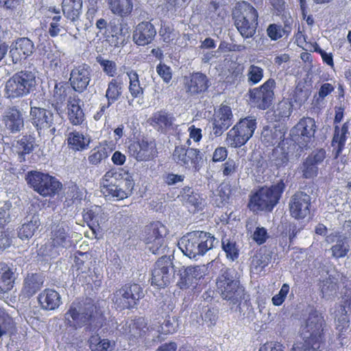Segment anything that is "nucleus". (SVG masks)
<instances>
[{
    "instance_id": "f257e3e1",
    "label": "nucleus",
    "mask_w": 351,
    "mask_h": 351,
    "mask_svg": "<svg viewBox=\"0 0 351 351\" xmlns=\"http://www.w3.org/2000/svg\"><path fill=\"white\" fill-rule=\"evenodd\" d=\"M63 321L66 328L86 332H98L104 326L106 318L90 298L76 299L68 306Z\"/></svg>"
},
{
    "instance_id": "f03ea898",
    "label": "nucleus",
    "mask_w": 351,
    "mask_h": 351,
    "mask_svg": "<svg viewBox=\"0 0 351 351\" xmlns=\"http://www.w3.org/2000/svg\"><path fill=\"white\" fill-rule=\"evenodd\" d=\"M218 292L229 305L239 306L245 300V288L240 282V275L234 268H222L216 280Z\"/></svg>"
},
{
    "instance_id": "7ed1b4c3",
    "label": "nucleus",
    "mask_w": 351,
    "mask_h": 351,
    "mask_svg": "<svg viewBox=\"0 0 351 351\" xmlns=\"http://www.w3.org/2000/svg\"><path fill=\"white\" fill-rule=\"evenodd\" d=\"M287 187L286 182L280 179L270 186L258 188L250 198L248 207L254 211L271 213L280 202Z\"/></svg>"
},
{
    "instance_id": "20e7f679",
    "label": "nucleus",
    "mask_w": 351,
    "mask_h": 351,
    "mask_svg": "<svg viewBox=\"0 0 351 351\" xmlns=\"http://www.w3.org/2000/svg\"><path fill=\"white\" fill-rule=\"evenodd\" d=\"M218 243L219 241L210 232L197 230L184 235L178 241V246L184 255L197 260Z\"/></svg>"
},
{
    "instance_id": "39448f33",
    "label": "nucleus",
    "mask_w": 351,
    "mask_h": 351,
    "mask_svg": "<svg viewBox=\"0 0 351 351\" xmlns=\"http://www.w3.org/2000/svg\"><path fill=\"white\" fill-rule=\"evenodd\" d=\"M232 17L235 27L243 39L255 38L258 26V13L253 5L247 1L237 2Z\"/></svg>"
},
{
    "instance_id": "423d86ee",
    "label": "nucleus",
    "mask_w": 351,
    "mask_h": 351,
    "mask_svg": "<svg viewBox=\"0 0 351 351\" xmlns=\"http://www.w3.org/2000/svg\"><path fill=\"white\" fill-rule=\"evenodd\" d=\"M37 77L35 70H21L15 73L5 82V92L10 99L21 98L36 90Z\"/></svg>"
},
{
    "instance_id": "0eeeda50",
    "label": "nucleus",
    "mask_w": 351,
    "mask_h": 351,
    "mask_svg": "<svg viewBox=\"0 0 351 351\" xmlns=\"http://www.w3.org/2000/svg\"><path fill=\"white\" fill-rule=\"evenodd\" d=\"M25 179L29 188L43 197H53L62 187L56 177L36 170L27 171Z\"/></svg>"
},
{
    "instance_id": "6e6552de",
    "label": "nucleus",
    "mask_w": 351,
    "mask_h": 351,
    "mask_svg": "<svg viewBox=\"0 0 351 351\" xmlns=\"http://www.w3.org/2000/svg\"><path fill=\"white\" fill-rule=\"evenodd\" d=\"M168 230L160 221H154L144 227L141 239L146 244V249L154 255L164 254L167 251L165 237Z\"/></svg>"
},
{
    "instance_id": "1a4fd4ad",
    "label": "nucleus",
    "mask_w": 351,
    "mask_h": 351,
    "mask_svg": "<svg viewBox=\"0 0 351 351\" xmlns=\"http://www.w3.org/2000/svg\"><path fill=\"white\" fill-rule=\"evenodd\" d=\"M154 263L152 271L151 285L158 289L165 288L175 282L178 267L173 263V256L165 254Z\"/></svg>"
},
{
    "instance_id": "9d476101",
    "label": "nucleus",
    "mask_w": 351,
    "mask_h": 351,
    "mask_svg": "<svg viewBox=\"0 0 351 351\" xmlns=\"http://www.w3.org/2000/svg\"><path fill=\"white\" fill-rule=\"evenodd\" d=\"M144 297V289L141 285L129 282L114 291L112 302L119 311H132L138 308L140 300Z\"/></svg>"
},
{
    "instance_id": "9b49d317",
    "label": "nucleus",
    "mask_w": 351,
    "mask_h": 351,
    "mask_svg": "<svg viewBox=\"0 0 351 351\" xmlns=\"http://www.w3.org/2000/svg\"><path fill=\"white\" fill-rule=\"evenodd\" d=\"M316 129L317 126L314 119L303 118L291 130V138H287V141L300 147L301 152L303 154L304 149H307L313 145Z\"/></svg>"
},
{
    "instance_id": "f8f14e48",
    "label": "nucleus",
    "mask_w": 351,
    "mask_h": 351,
    "mask_svg": "<svg viewBox=\"0 0 351 351\" xmlns=\"http://www.w3.org/2000/svg\"><path fill=\"white\" fill-rule=\"evenodd\" d=\"M325 326L326 322L322 313L311 308L306 317L301 321L300 336L302 339L322 342Z\"/></svg>"
},
{
    "instance_id": "ddd939ff",
    "label": "nucleus",
    "mask_w": 351,
    "mask_h": 351,
    "mask_svg": "<svg viewBox=\"0 0 351 351\" xmlns=\"http://www.w3.org/2000/svg\"><path fill=\"white\" fill-rule=\"evenodd\" d=\"M256 125V119L254 117L241 119L227 133L226 142L232 147H241L252 137Z\"/></svg>"
},
{
    "instance_id": "4468645a",
    "label": "nucleus",
    "mask_w": 351,
    "mask_h": 351,
    "mask_svg": "<svg viewBox=\"0 0 351 351\" xmlns=\"http://www.w3.org/2000/svg\"><path fill=\"white\" fill-rule=\"evenodd\" d=\"M25 114L18 106H8L1 118V127L6 135L19 134L25 129Z\"/></svg>"
},
{
    "instance_id": "2eb2a0df",
    "label": "nucleus",
    "mask_w": 351,
    "mask_h": 351,
    "mask_svg": "<svg viewBox=\"0 0 351 351\" xmlns=\"http://www.w3.org/2000/svg\"><path fill=\"white\" fill-rule=\"evenodd\" d=\"M275 87V80L269 78L261 86L250 89L248 95L250 101L261 110L269 108L274 98V89Z\"/></svg>"
},
{
    "instance_id": "dca6fc26",
    "label": "nucleus",
    "mask_w": 351,
    "mask_h": 351,
    "mask_svg": "<svg viewBox=\"0 0 351 351\" xmlns=\"http://www.w3.org/2000/svg\"><path fill=\"white\" fill-rule=\"evenodd\" d=\"M310 191H298L290 198L289 202L290 215L295 219L310 218L312 197Z\"/></svg>"
},
{
    "instance_id": "f3484780",
    "label": "nucleus",
    "mask_w": 351,
    "mask_h": 351,
    "mask_svg": "<svg viewBox=\"0 0 351 351\" xmlns=\"http://www.w3.org/2000/svg\"><path fill=\"white\" fill-rule=\"evenodd\" d=\"M29 117L30 121L36 128L38 134L40 136L42 132H45L52 126L53 122L60 119L59 113L53 114L51 110L44 108L32 106V101H30Z\"/></svg>"
},
{
    "instance_id": "a211bd4d",
    "label": "nucleus",
    "mask_w": 351,
    "mask_h": 351,
    "mask_svg": "<svg viewBox=\"0 0 351 351\" xmlns=\"http://www.w3.org/2000/svg\"><path fill=\"white\" fill-rule=\"evenodd\" d=\"M173 158L181 166L189 168L191 165L197 171L203 164L202 154L199 150L195 148L186 147L185 146H176Z\"/></svg>"
},
{
    "instance_id": "6ab92c4d",
    "label": "nucleus",
    "mask_w": 351,
    "mask_h": 351,
    "mask_svg": "<svg viewBox=\"0 0 351 351\" xmlns=\"http://www.w3.org/2000/svg\"><path fill=\"white\" fill-rule=\"evenodd\" d=\"M204 276V269L199 265L178 267L176 285L181 289L195 287Z\"/></svg>"
},
{
    "instance_id": "aec40b11",
    "label": "nucleus",
    "mask_w": 351,
    "mask_h": 351,
    "mask_svg": "<svg viewBox=\"0 0 351 351\" xmlns=\"http://www.w3.org/2000/svg\"><path fill=\"white\" fill-rule=\"evenodd\" d=\"M8 49L9 58L13 64H19L26 60L35 51L34 43L27 37L18 38L12 42Z\"/></svg>"
},
{
    "instance_id": "412c9836",
    "label": "nucleus",
    "mask_w": 351,
    "mask_h": 351,
    "mask_svg": "<svg viewBox=\"0 0 351 351\" xmlns=\"http://www.w3.org/2000/svg\"><path fill=\"white\" fill-rule=\"evenodd\" d=\"M91 69L86 64H83L72 69L69 82L72 88L79 93L84 92L91 80Z\"/></svg>"
},
{
    "instance_id": "4be33fe9",
    "label": "nucleus",
    "mask_w": 351,
    "mask_h": 351,
    "mask_svg": "<svg viewBox=\"0 0 351 351\" xmlns=\"http://www.w3.org/2000/svg\"><path fill=\"white\" fill-rule=\"evenodd\" d=\"M326 241L328 243H335L331 248L332 256L336 259L346 257L350 250L351 241H350L343 232L335 231L327 235Z\"/></svg>"
},
{
    "instance_id": "5701e85b",
    "label": "nucleus",
    "mask_w": 351,
    "mask_h": 351,
    "mask_svg": "<svg viewBox=\"0 0 351 351\" xmlns=\"http://www.w3.org/2000/svg\"><path fill=\"white\" fill-rule=\"evenodd\" d=\"M128 149L130 154L138 161L149 160L157 154L155 143L143 139L130 144Z\"/></svg>"
},
{
    "instance_id": "b1692460",
    "label": "nucleus",
    "mask_w": 351,
    "mask_h": 351,
    "mask_svg": "<svg viewBox=\"0 0 351 351\" xmlns=\"http://www.w3.org/2000/svg\"><path fill=\"white\" fill-rule=\"evenodd\" d=\"M45 276L42 273H28L25 277L19 297L29 299L43 287Z\"/></svg>"
},
{
    "instance_id": "393cba45",
    "label": "nucleus",
    "mask_w": 351,
    "mask_h": 351,
    "mask_svg": "<svg viewBox=\"0 0 351 351\" xmlns=\"http://www.w3.org/2000/svg\"><path fill=\"white\" fill-rule=\"evenodd\" d=\"M287 146L281 147V152L272 160V164L277 169L286 167L289 162H295L302 156L300 147L287 141Z\"/></svg>"
},
{
    "instance_id": "a878e982",
    "label": "nucleus",
    "mask_w": 351,
    "mask_h": 351,
    "mask_svg": "<svg viewBox=\"0 0 351 351\" xmlns=\"http://www.w3.org/2000/svg\"><path fill=\"white\" fill-rule=\"evenodd\" d=\"M156 35L154 25L150 21H142L134 27L132 40L138 46H145L154 40Z\"/></svg>"
},
{
    "instance_id": "bb28decb",
    "label": "nucleus",
    "mask_w": 351,
    "mask_h": 351,
    "mask_svg": "<svg viewBox=\"0 0 351 351\" xmlns=\"http://www.w3.org/2000/svg\"><path fill=\"white\" fill-rule=\"evenodd\" d=\"M285 134L286 129L284 126L266 125L261 132V140L267 146L277 145L281 147L287 144V138H285Z\"/></svg>"
},
{
    "instance_id": "cd10ccee",
    "label": "nucleus",
    "mask_w": 351,
    "mask_h": 351,
    "mask_svg": "<svg viewBox=\"0 0 351 351\" xmlns=\"http://www.w3.org/2000/svg\"><path fill=\"white\" fill-rule=\"evenodd\" d=\"M106 173L113 174L110 178H113V182H115L119 188L125 193L126 198L132 195L134 182L132 176L128 171H124L123 169H112Z\"/></svg>"
},
{
    "instance_id": "c85d7f7f",
    "label": "nucleus",
    "mask_w": 351,
    "mask_h": 351,
    "mask_svg": "<svg viewBox=\"0 0 351 351\" xmlns=\"http://www.w3.org/2000/svg\"><path fill=\"white\" fill-rule=\"evenodd\" d=\"M175 117L173 113L166 110H160L154 112L149 118L150 125L158 132L165 134L167 130L171 128Z\"/></svg>"
},
{
    "instance_id": "c756f323",
    "label": "nucleus",
    "mask_w": 351,
    "mask_h": 351,
    "mask_svg": "<svg viewBox=\"0 0 351 351\" xmlns=\"http://www.w3.org/2000/svg\"><path fill=\"white\" fill-rule=\"evenodd\" d=\"M69 228L64 221L53 223L51 225V239L54 247L66 248L71 245Z\"/></svg>"
},
{
    "instance_id": "7c9ffc66",
    "label": "nucleus",
    "mask_w": 351,
    "mask_h": 351,
    "mask_svg": "<svg viewBox=\"0 0 351 351\" xmlns=\"http://www.w3.org/2000/svg\"><path fill=\"white\" fill-rule=\"evenodd\" d=\"M38 303L43 310L54 311L62 304L60 293L52 289H45L38 296Z\"/></svg>"
},
{
    "instance_id": "2f4dec72",
    "label": "nucleus",
    "mask_w": 351,
    "mask_h": 351,
    "mask_svg": "<svg viewBox=\"0 0 351 351\" xmlns=\"http://www.w3.org/2000/svg\"><path fill=\"white\" fill-rule=\"evenodd\" d=\"M209 87L207 76L202 73H193L190 80L186 82V91L191 95H196L205 92Z\"/></svg>"
},
{
    "instance_id": "473e14b6",
    "label": "nucleus",
    "mask_w": 351,
    "mask_h": 351,
    "mask_svg": "<svg viewBox=\"0 0 351 351\" xmlns=\"http://www.w3.org/2000/svg\"><path fill=\"white\" fill-rule=\"evenodd\" d=\"M88 259V254L86 252L77 251L75 254L74 263L76 267V279L82 284H90L92 280L90 276H84V274H88V272H90V267L84 265Z\"/></svg>"
},
{
    "instance_id": "72a5a7b5",
    "label": "nucleus",
    "mask_w": 351,
    "mask_h": 351,
    "mask_svg": "<svg viewBox=\"0 0 351 351\" xmlns=\"http://www.w3.org/2000/svg\"><path fill=\"white\" fill-rule=\"evenodd\" d=\"M38 146L36 138L32 134H25L18 139L16 147L18 149V157L20 162H25L26 155L32 153Z\"/></svg>"
},
{
    "instance_id": "f704fd0d",
    "label": "nucleus",
    "mask_w": 351,
    "mask_h": 351,
    "mask_svg": "<svg viewBox=\"0 0 351 351\" xmlns=\"http://www.w3.org/2000/svg\"><path fill=\"white\" fill-rule=\"evenodd\" d=\"M112 175V173H105L102 178L104 194L106 197H109V199L112 198L115 200L125 199V193L119 188L116 182H113V178H110Z\"/></svg>"
},
{
    "instance_id": "c9c22d12",
    "label": "nucleus",
    "mask_w": 351,
    "mask_h": 351,
    "mask_svg": "<svg viewBox=\"0 0 351 351\" xmlns=\"http://www.w3.org/2000/svg\"><path fill=\"white\" fill-rule=\"evenodd\" d=\"M82 0H62V10L64 16L75 23L82 13Z\"/></svg>"
},
{
    "instance_id": "e433bc0d",
    "label": "nucleus",
    "mask_w": 351,
    "mask_h": 351,
    "mask_svg": "<svg viewBox=\"0 0 351 351\" xmlns=\"http://www.w3.org/2000/svg\"><path fill=\"white\" fill-rule=\"evenodd\" d=\"M180 197L184 204L193 208V212L200 210L202 207V198L198 193L189 186L182 189Z\"/></svg>"
},
{
    "instance_id": "4c0bfd02",
    "label": "nucleus",
    "mask_w": 351,
    "mask_h": 351,
    "mask_svg": "<svg viewBox=\"0 0 351 351\" xmlns=\"http://www.w3.org/2000/svg\"><path fill=\"white\" fill-rule=\"evenodd\" d=\"M16 279L15 272L5 264H0V294L12 289Z\"/></svg>"
},
{
    "instance_id": "58836bf2",
    "label": "nucleus",
    "mask_w": 351,
    "mask_h": 351,
    "mask_svg": "<svg viewBox=\"0 0 351 351\" xmlns=\"http://www.w3.org/2000/svg\"><path fill=\"white\" fill-rule=\"evenodd\" d=\"M81 100L79 98L70 97L67 102L68 117L73 125H80L84 121V114L80 105Z\"/></svg>"
},
{
    "instance_id": "ea45409f",
    "label": "nucleus",
    "mask_w": 351,
    "mask_h": 351,
    "mask_svg": "<svg viewBox=\"0 0 351 351\" xmlns=\"http://www.w3.org/2000/svg\"><path fill=\"white\" fill-rule=\"evenodd\" d=\"M106 2L110 11L122 18L128 16L133 10L132 0H106Z\"/></svg>"
},
{
    "instance_id": "a19ab883",
    "label": "nucleus",
    "mask_w": 351,
    "mask_h": 351,
    "mask_svg": "<svg viewBox=\"0 0 351 351\" xmlns=\"http://www.w3.org/2000/svg\"><path fill=\"white\" fill-rule=\"evenodd\" d=\"M90 337L88 340L91 351H112L115 343L108 339H101L97 332H90Z\"/></svg>"
},
{
    "instance_id": "79ce46f5",
    "label": "nucleus",
    "mask_w": 351,
    "mask_h": 351,
    "mask_svg": "<svg viewBox=\"0 0 351 351\" xmlns=\"http://www.w3.org/2000/svg\"><path fill=\"white\" fill-rule=\"evenodd\" d=\"M40 225L38 215H34L30 220H27L18 230V237L21 240H29Z\"/></svg>"
},
{
    "instance_id": "37998d69",
    "label": "nucleus",
    "mask_w": 351,
    "mask_h": 351,
    "mask_svg": "<svg viewBox=\"0 0 351 351\" xmlns=\"http://www.w3.org/2000/svg\"><path fill=\"white\" fill-rule=\"evenodd\" d=\"M213 202L217 207L225 206L229 201L231 193L230 185L228 183H221L215 191H213Z\"/></svg>"
},
{
    "instance_id": "c03bdc74",
    "label": "nucleus",
    "mask_w": 351,
    "mask_h": 351,
    "mask_svg": "<svg viewBox=\"0 0 351 351\" xmlns=\"http://www.w3.org/2000/svg\"><path fill=\"white\" fill-rule=\"evenodd\" d=\"M123 90V83L117 79H112L108 84L106 91L105 97L108 101V106L118 101Z\"/></svg>"
},
{
    "instance_id": "a18cd8bd",
    "label": "nucleus",
    "mask_w": 351,
    "mask_h": 351,
    "mask_svg": "<svg viewBox=\"0 0 351 351\" xmlns=\"http://www.w3.org/2000/svg\"><path fill=\"white\" fill-rule=\"evenodd\" d=\"M147 323L142 317H136L134 319L128 320L125 322V332L134 338L142 336L145 332Z\"/></svg>"
},
{
    "instance_id": "49530a36",
    "label": "nucleus",
    "mask_w": 351,
    "mask_h": 351,
    "mask_svg": "<svg viewBox=\"0 0 351 351\" xmlns=\"http://www.w3.org/2000/svg\"><path fill=\"white\" fill-rule=\"evenodd\" d=\"M90 139L79 132H70L67 138L69 148L75 152L84 150L88 147Z\"/></svg>"
},
{
    "instance_id": "de8ad7c7",
    "label": "nucleus",
    "mask_w": 351,
    "mask_h": 351,
    "mask_svg": "<svg viewBox=\"0 0 351 351\" xmlns=\"http://www.w3.org/2000/svg\"><path fill=\"white\" fill-rule=\"evenodd\" d=\"M221 248L228 260L233 262L239 258L240 250L234 239L226 236L223 237L221 239Z\"/></svg>"
},
{
    "instance_id": "09e8293b",
    "label": "nucleus",
    "mask_w": 351,
    "mask_h": 351,
    "mask_svg": "<svg viewBox=\"0 0 351 351\" xmlns=\"http://www.w3.org/2000/svg\"><path fill=\"white\" fill-rule=\"evenodd\" d=\"M271 260V253L266 249L261 248L252 257V265L256 270L262 271Z\"/></svg>"
},
{
    "instance_id": "8fccbe9b",
    "label": "nucleus",
    "mask_w": 351,
    "mask_h": 351,
    "mask_svg": "<svg viewBox=\"0 0 351 351\" xmlns=\"http://www.w3.org/2000/svg\"><path fill=\"white\" fill-rule=\"evenodd\" d=\"M130 79L129 91L133 98L141 97L143 95L144 88L141 86L138 75L136 71L128 73Z\"/></svg>"
},
{
    "instance_id": "3c124183",
    "label": "nucleus",
    "mask_w": 351,
    "mask_h": 351,
    "mask_svg": "<svg viewBox=\"0 0 351 351\" xmlns=\"http://www.w3.org/2000/svg\"><path fill=\"white\" fill-rule=\"evenodd\" d=\"M112 152V149L106 147H100L98 149H93L88 157L90 164L93 165H98L102 160L108 158L110 154Z\"/></svg>"
},
{
    "instance_id": "603ef678",
    "label": "nucleus",
    "mask_w": 351,
    "mask_h": 351,
    "mask_svg": "<svg viewBox=\"0 0 351 351\" xmlns=\"http://www.w3.org/2000/svg\"><path fill=\"white\" fill-rule=\"evenodd\" d=\"M201 317L208 327H212L216 324L219 319V308L214 306H206L203 308Z\"/></svg>"
},
{
    "instance_id": "864d4df0",
    "label": "nucleus",
    "mask_w": 351,
    "mask_h": 351,
    "mask_svg": "<svg viewBox=\"0 0 351 351\" xmlns=\"http://www.w3.org/2000/svg\"><path fill=\"white\" fill-rule=\"evenodd\" d=\"M263 69L252 64L247 71V82L249 86H254L259 83L263 77Z\"/></svg>"
},
{
    "instance_id": "5fc2aeb1",
    "label": "nucleus",
    "mask_w": 351,
    "mask_h": 351,
    "mask_svg": "<svg viewBox=\"0 0 351 351\" xmlns=\"http://www.w3.org/2000/svg\"><path fill=\"white\" fill-rule=\"evenodd\" d=\"M304 226L305 225L302 222L298 221L289 223L286 231L283 232L282 234L285 233V236L289 237V245L293 244L295 239L304 229Z\"/></svg>"
},
{
    "instance_id": "6e6d98bb",
    "label": "nucleus",
    "mask_w": 351,
    "mask_h": 351,
    "mask_svg": "<svg viewBox=\"0 0 351 351\" xmlns=\"http://www.w3.org/2000/svg\"><path fill=\"white\" fill-rule=\"evenodd\" d=\"M302 342L295 343L291 351H322L321 342L302 339Z\"/></svg>"
},
{
    "instance_id": "4d7b16f0",
    "label": "nucleus",
    "mask_w": 351,
    "mask_h": 351,
    "mask_svg": "<svg viewBox=\"0 0 351 351\" xmlns=\"http://www.w3.org/2000/svg\"><path fill=\"white\" fill-rule=\"evenodd\" d=\"M178 327V320L177 317L168 315L160 325V330L158 332L165 335L173 334L177 330Z\"/></svg>"
},
{
    "instance_id": "13d9d810",
    "label": "nucleus",
    "mask_w": 351,
    "mask_h": 351,
    "mask_svg": "<svg viewBox=\"0 0 351 351\" xmlns=\"http://www.w3.org/2000/svg\"><path fill=\"white\" fill-rule=\"evenodd\" d=\"M303 178L311 179L316 177L318 174V165L313 163L310 159L306 158L301 166Z\"/></svg>"
},
{
    "instance_id": "bf43d9fd",
    "label": "nucleus",
    "mask_w": 351,
    "mask_h": 351,
    "mask_svg": "<svg viewBox=\"0 0 351 351\" xmlns=\"http://www.w3.org/2000/svg\"><path fill=\"white\" fill-rule=\"evenodd\" d=\"M60 15L54 16L49 25V34L51 37H56L58 35L63 36L66 34V29L64 28Z\"/></svg>"
},
{
    "instance_id": "052dcab7",
    "label": "nucleus",
    "mask_w": 351,
    "mask_h": 351,
    "mask_svg": "<svg viewBox=\"0 0 351 351\" xmlns=\"http://www.w3.org/2000/svg\"><path fill=\"white\" fill-rule=\"evenodd\" d=\"M214 118L219 121L227 123V125H232L233 114L231 108L227 105H221L215 112Z\"/></svg>"
},
{
    "instance_id": "680f3d73",
    "label": "nucleus",
    "mask_w": 351,
    "mask_h": 351,
    "mask_svg": "<svg viewBox=\"0 0 351 351\" xmlns=\"http://www.w3.org/2000/svg\"><path fill=\"white\" fill-rule=\"evenodd\" d=\"M348 311L342 312L341 308L338 310V314L337 315V324L336 328L339 331V338H341V335H343V332H346L350 326V321L347 316Z\"/></svg>"
},
{
    "instance_id": "e2e57ef3",
    "label": "nucleus",
    "mask_w": 351,
    "mask_h": 351,
    "mask_svg": "<svg viewBox=\"0 0 351 351\" xmlns=\"http://www.w3.org/2000/svg\"><path fill=\"white\" fill-rule=\"evenodd\" d=\"M96 61L102 67L105 73L110 77H113L117 72V65L113 61L106 60L101 56L96 58Z\"/></svg>"
},
{
    "instance_id": "0e129e2a",
    "label": "nucleus",
    "mask_w": 351,
    "mask_h": 351,
    "mask_svg": "<svg viewBox=\"0 0 351 351\" xmlns=\"http://www.w3.org/2000/svg\"><path fill=\"white\" fill-rule=\"evenodd\" d=\"M338 285L335 282H330L327 280H323L320 285L321 292L323 297L326 299H330L337 293L338 290Z\"/></svg>"
},
{
    "instance_id": "69168bd1",
    "label": "nucleus",
    "mask_w": 351,
    "mask_h": 351,
    "mask_svg": "<svg viewBox=\"0 0 351 351\" xmlns=\"http://www.w3.org/2000/svg\"><path fill=\"white\" fill-rule=\"evenodd\" d=\"M97 215L91 209L84 210L83 219L92 230L93 234H96V230L99 228V223L96 220Z\"/></svg>"
},
{
    "instance_id": "338daca9",
    "label": "nucleus",
    "mask_w": 351,
    "mask_h": 351,
    "mask_svg": "<svg viewBox=\"0 0 351 351\" xmlns=\"http://www.w3.org/2000/svg\"><path fill=\"white\" fill-rule=\"evenodd\" d=\"M326 273L328 275V278H326V280L332 282H335L337 285L339 280H341L342 283H344L343 278H346L343 274L338 271L332 265L326 266Z\"/></svg>"
},
{
    "instance_id": "774afa93",
    "label": "nucleus",
    "mask_w": 351,
    "mask_h": 351,
    "mask_svg": "<svg viewBox=\"0 0 351 351\" xmlns=\"http://www.w3.org/2000/svg\"><path fill=\"white\" fill-rule=\"evenodd\" d=\"M310 95L311 91L309 89L296 87L293 95V99L294 102L301 106L305 103Z\"/></svg>"
}]
</instances>
